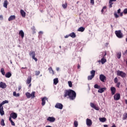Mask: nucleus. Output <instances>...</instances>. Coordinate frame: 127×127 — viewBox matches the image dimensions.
<instances>
[{
	"instance_id": "obj_1",
	"label": "nucleus",
	"mask_w": 127,
	"mask_h": 127,
	"mask_svg": "<svg viewBox=\"0 0 127 127\" xmlns=\"http://www.w3.org/2000/svg\"><path fill=\"white\" fill-rule=\"evenodd\" d=\"M76 96V92L72 89L65 90L64 91V98H68L69 100H71V101L75 100Z\"/></svg>"
},
{
	"instance_id": "obj_2",
	"label": "nucleus",
	"mask_w": 127,
	"mask_h": 127,
	"mask_svg": "<svg viewBox=\"0 0 127 127\" xmlns=\"http://www.w3.org/2000/svg\"><path fill=\"white\" fill-rule=\"evenodd\" d=\"M27 99H34L35 98V92L33 91L31 94L29 92H26L25 93Z\"/></svg>"
},
{
	"instance_id": "obj_3",
	"label": "nucleus",
	"mask_w": 127,
	"mask_h": 127,
	"mask_svg": "<svg viewBox=\"0 0 127 127\" xmlns=\"http://www.w3.org/2000/svg\"><path fill=\"white\" fill-rule=\"evenodd\" d=\"M117 74L118 76H120L122 78H125L126 76H127V74H126V73L124 72V71H120V70H118L117 71Z\"/></svg>"
},
{
	"instance_id": "obj_4",
	"label": "nucleus",
	"mask_w": 127,
	"mask_h": 127,
	"mask_svg": "<svg viewBox=\"0 0 127 127\" xmlns=\"http://www.w3.org/2000/svg\"><path fill=\"white\" fill-rule=\"evenodd\" d=\"M29 55H30V56H32V59H33L34 60H35V61H36V62H37V58H35V52L31 51L30 52Z\"/></svg>"
},
{
	"instance_id": "obj_5",
	"label": "nucleus",
	"mask_w": 127,
	"mask_h": 127,
	"mask_svg": "<svg viewBox=\"0 0 127 127\" xmlns=\"http://www.w3.org/2000/svg\"><path fill=\"white\" fill-rule=\"evenodd\" d=\"M115 34L118 38H123V33L121 30L116 31Z\"/></svg>"
},
{
	"instance_id": "obj_6",
	"label": "nucleus",
	"mask_w": 127,
	"mask_h": 127,
	"mask_svg": "<svg viewBox=\"0 0 127 127\" xmlns=\"http://www.w3.org/2000/svg\"><path fill=\"white\" fill-rule=\"evenodd\" d=\"M90 107L92 108V109H94V110H96V111H99L100 110V108H99V106H98L96 104L90 103Z\"/></svg>"
},
{
	"instance_id": "obj_7",
	"label": "nucleus",
	"mask_w": 127,
	"mask_h": 127,
	"mask_svg": "<svg viewBox=\"0 0 127 127\" xmlns=\"http://www.w3.org/2000/svg\"><path fill=\"white\" fill-rule=\"evenodd\" d=\"M99 79L101 82L105 83V81L107 80V77H106L104 74H100L99 76Z\"/></svg>"
},
{
	"instance_id": "obj_8",
	"label": "nucleus",
	"mask_w": 127,
	"mask_h": 127,
	"mask_svg": "<svg viewBox=\"0 0 127 127\" xmlns=\"http://www.w3.org/2000/svg\"><path fill=\"white\" fill-rule=\"evenodd\" d=\"M46 101H48V98L46 97L42 98V106H45Z\"/></svg>"
},
{
	"instance_id": "obj_9",
	"label": "nucleus",
	"mask_w": 127,
	"mask_h": 127,
	"mask_svg": "<svg viewBox=\"0 0 127 127\" xmlns=\"http://www.w3.org/2000/svg\"><path fill=\"white\" fill-rule=\"evenodd\" d=\"M120 98L121 94H120V93H116L114 96V99L115 101H119V100H120Z\"/></svg>"
},
{
	"instance_id": "obj_10",
	"label": "nucleus",
	"mask_w": 127,
	"mask_h": 127,
	"mask_svg": "<svg viewBox=\"0 0 127 127\" xmlns=\"http://www.w3.org/2000/svg\"><path fill=\"white\" fill-rule=\"evenodd\" d=\"M55 108L62 110L63 109V105L61 103H57L55 105Z\"/></svg>"
},
{
	"instance_id": "obj_11",
	"label": "nucleus",
	"mask_w": 127,
	"mask_h": 127,
	"mask_svg": "<svg viewBox=\"0 0 127 127\" xmlns=\"http://www.w3.org/2000/svg\"><path fill=\"white\" fill-rule=\"evenodd\" d=\"M10 116L11 118H12V119L15 120V119H16V118H17V114H16L14 112H13L10 114Z\"/></svg>"
},
{
	"instance_id": "obj_12",
	"label": "nucleus",
	"mask_w": 127,
	"mask_h": 127,
	"mask_svg": "<svg viewBox=\"0 0 127 127\" xmlns=\"http://www.w3.org/2000/svg\"><path fill=\"white\" fill-rule=\"evenodd\" d=\"M47 120L50 122V123H54V122H55V118L54 117H49L47 118Z\"/></svg>"
},
{
	"instance_id": "obj_13",
	"label": "nucleus",
	"mask_w": 127,
	"mask_h": 127,
	"mask_svg": "<svg viewBox=\"0 0 127 127\" xmlns=\"http://www.w3.org/2000/svg\"><path fill=\"white\" fill-rule=\"evenodd\" d=\"M110 90L111 91L112 95H115V94H116V91H117V90L116 89V87H111Z\"/></svg>"
},
{
	"instance_id": "obj_14",
	"label": "nucleus",
	"mask_w": 127,
	"mask_h": 127,
	"mask_svg": "<svg viewBox=\"0 0 127 127\" xmlns=\"http://www.w3.org/2000/svg\"><path fill=\"white\" fill-rule=\"evenodd\" d=\"M86 125L88 127H91V126H92V120H91V119H87L86 120Z\"/></svg>"
},
{
	"instance_id": "obj_15",
	"label": "nucleus",
	"mask_w": 127,
	"mask_h": 127,
	"mask_svg": "<svg viewBox=\"0 0 127 127\" xmlns=\"http://www.w3.org/2000/svg\"><path fill=\"white\" fill-rule=\"evenodd\" d=\"M0 88H2V89H5V88H6V84H5V83L0 82Z\"/></svg>"
},
{
	"instance_id": "obj_16",
	"label": "nucleus",
	"mask_w": 127,
	"mask_h": 127,
	"mask_svg": "<svg viewBox=\"0 0 127 127\" xmlns=\"http://www.w3.org/2000/svg\"><path fill=\"white\" fill-rule=\"evenodd\" d=\"M20 13H21V15L22 17H25V16L26 15V13L23 10H22V9L20 10Z\"/></svg>"
},
{
	"instance_id": "obj_17",
	"label": "nucleus",
	"mask_w": 127,
	"mask_h": 127,
	"mask_svg": "<svg viewBox=\"0 0 127 127\" xmlns=\"http://www.w3.org/2000/svg\"><path fill=\"white\" fill-rule=\"evenodd\" d=\"M15 19V15H11L8 19V21H11V20H14Z\"/></svg>"
},
{
	"instance_id": "obj_18",
	"label": "nucleus",
	"mask_w": 127,
	"mask_h": 127,
	"mask_svg": "<svg viewBox=\"0 0 127 127\" xmlns=\"http://www.w3.org/2000/svg\"><path fill=\"white\" fill-rule=\"evenodd\" d=\"M105 90H106V88L105 87L101 88L99 89L98 90V93H100L101 94H102V93H104V92H105Z\"/></svg>"
},
{
	"instance_id": "obj_19",
	"label": "nucleus",
	"mask_w": 127,
	"mask_h": 127,
	"mask_svg": "<svg viewBox=\"0 0 127 127\" xmlns=\"http://www.w3.org/2000/svg\"><path fill=\"white\" fill-rule=\"evenodd\" d=\"M19 35L21 36V38H23L24 37V32L23 31L20 30L19 32Z\"/></svg>"
},
{
	"instance_id": "obj_20",
	"label": "nucleus",
	"mask_w": 127,
	"mask_h": 127,
	"mask_svg": "<svg viewBox=\"0 0 127 127\" xmlns=\"http://www.w3.org/2000/svg\"><path fill=\"white\" fill-rule=\"evenodd\" d=\"M5 77L6 78H10L11 77V73L10 72H8L5 74Z\"/></svg>"
},
{
	"instance_id": "obj_21",
	"label": "nucleus",
	"mask_w": 127,
	"mask_h": 127,
	"mask_svg": "<svg viewBox=\"0 0 127 127\" xmlns=\"http://www.w3.org/2000/svg\"><path fill=\"white\" fill-rule=\"evenodd\" d=\"M105 58H105V57H103V58L101 59V62L102 64H105V63H106V62H107V60Z\"/></svg>"
},
{
	"instance_id": "obj_22",
	"label": "nucleus",
	"mask_w": 127,
	"mask_h": 127,
	"mask_svg": "<svg viewBox=\"0 0 127 127\" xmlns=\"http://www.w3.org/2000/svg\"><path fill=\"white\" fill-rule=\"evenodd\" d=\"M69 36L72 38H75V37H76V34H75L74 32H72L69 34Z\"/></svg>"
},
{
	"instance_id": "obj_23",
	"label": "nucleus",
	"mask_w": 127,
	"mask_h": 127,
	"mask_svg": "<svg viewBox=\"0 0 127 127\" xmlns=\"http://www.w3.org/2000/svg\"><path fill=\"white\" fill-rule=\"evenodd\" d=\"M99 121L101 122V123H105L107 121V119L106 118H100Z\"/></svg>"
},
{
	"instance_id": "obj_24",
	"label": "nucleus",
	"mask_w": 127,
	"mask_h": 127,
	"mask_svg": "<svg viewBox=\"0 0 127 127\" xmlns=\"http://www.w3.org/2000/svg\"><path fill=\"white\" fill-rule=\"evenodd\" d=\"M85 31V28L83 27H80L78 29V31H80V32H83Z\"/></svg>"
},
{
	"instance_id": "obj_25",
	"label": "nucleus",
	"mask_w": 127,
	"mask_h": 127,
	"mask_svg": "<svg viewBox=\"0 0 127 127\" xmlns=\"http://www.w3.org/2000/svg\"><path fill=\"white\" fill-rule=\"evenodd\" d=\"M117 57L118 59H121V58L122 57V53L118 52L117 54Z\"/></svg>"
},
{
	"instance_id": "obj_26",
	"label": "nucleus",
	"mask_w": 127,
	"mask_h": 127,
	"mask_svg": "<svg viewBox=\"0 0 127 127\" xmlns=\"http://www.w3.org/2000/svg\"><path fill=\"white\" fill-rule=\"evenodd\" d=\"M48 70L50 72V73H52L53 75H54V71H53V69H52V67H50L49 68H48Z\"/></svg>"
},
{
	"instance_id": "obj_27",
	"label": "nucleus",
	"mask_w": 127,
	"mask_h": 127,
	"mask_svg": "<svg viewBox=\"0 0 127 127\" xmlns=\"http://www.w3.org/2000/svg\"><path fill=\"white\" fill-rule=\"evenodd\" d=\"M31 83V76L29 77L27 79V84Z\"/></svg>"
},
{
	"instance_id": "obj_28",
	"label": "nucleus",
	"mask_w": 127,
	"mask_h": 127,
	"mask_svg": "<svg viewBox=\"0 0 127 127\" xmlns=\"http://www.w3.org/2000/svg\"><path fill=\"white\" fill-rule=\"evenodd\" d=\"M58 82H59L58 78H56L54 79V85H57V84H58Z\"/></svg>"
},
{
	"instance_id": "obj_29",
	"label": "nucleus",
	"mask_w": 127,
	"mask_h": 127,
	"mask_svg": "<svg viewBox=\"0 0 127 127\" xmlns=\"http://www.w3.org/2000/svg\"><path fill=\"white\" fill-rule=\"evenodd\" d=\"M13 96H14V97H19L20 94H19V93H17L16 94V92L14 91L13 92Z\"/></svg>"
},
{
	"instance_id": "obj_30",
	"label": "nucleus",
	"mask_w": 127,
	"mask_h": 127,
	"mask_svg": "<svg viewBox=\"0 0 127 127\" xmlns=\"http://www.w3.org/2000/svg\"><path fill=\"white\" fill-rule=\"evenodd\" d=\"M127 113H125L123 114V120L124 121L127 120Z\"/></svg>"
},
{
	"instance_id": "obj_31",
	"label": "nucleus",
	"mask_w": 127,
	"mask_h": 127,
	"mask_svg": "<svg viewBox=\"0 0 127 127\" xmlns=\"http://www.w3.org/2000/svg\"><path fill=\"white\" fill-rule=\"evenodd\" d=\"M7 0H6L4 1L3 6L5 7V8H7Z\"/></svg>"
},
{
	"instance_id": "obj_32",
	"label": "nucleus",
	"mask_w": 127,
	"mask_h": 127,
	"mask_svg": "<svg viewBox=\"0 0 127 127\" xmlns=\"http://www.w3.org/2000/svg\"><path fill=\"white\" fill-rule=\"evenodd\" d=\"M90 74H91V75L95 77V75H96V71L94 70H91L90 71Z\"/></svg>"
},
{
	"instance_id": "obj_33",
	"label": "nucleus",
	"mask_w": 127,
	"mask_h": 127,
	"mask_svg": "<svg viewBox=\"0 0 127 127\" xmlns=\"http://www.w3.org/2000/svg\"><path fill=\"white\" fill-rule=\"evenodd\" d=\"M113 4H114V2L112 1L109 0V7L110 8H112L113 7Z\"/></svg>"
},
{
	"instance_id": "obj_34",
	"label": "nucleus",
	"mask_w": 127,
	"mask_h": 127,
	"mask_svg": "<svg viewBox=\"0 0 127 127\" xmlns=\"http://www.w3.org/2000/svg\"><path fill=\"white\" fill-rule=\"evenodd\" d=\"M0 72L2 74V75H3V76H4V75H5V72H4V69L3 68H1Z\"/></svg>"
},
{
	"instance_id": "obj_35",
	"label": "nucleus",
	"mask_w": 127,
	"mask_h": 127,
	"mask_svg": "<svg viewBox=\"0 0 127 127\" xmlns=\"http://www.w3.org/2000/svg\"><path fill=\"white\" fill-rule=\"evenodd\" d=\"M0 125L1 126H2V127H4V126H5V124H4V120L1 119Z\"/></svg>"
},
{
	"instance_id": "obj_36",
	"label": "nucleus",
	"mask_w": 127,
	"mask_h": 127,
	"mask_svg": "<svg viewBox=\"0 0 127 127\" xmlns=\"http://www.w3.org/2000/svg\"><path fill=\"white\" fill-rule=\"evenodd\" d=\"M3 105L0 104V112H3Z\"/></svg>"
},
{
	"instance_id": "obj_37",
	"label": "nucleus",
	"mask_w": 127,
	"mask_h": 127,
	"mask_svg": "<svg viewBox=\"0 0 127 127\" xmlns=\"http://www.w3.org/2000/svg\"><path fill=\"white\" fill-rule=\"evenodd\" d=\"M31 30L33 31V34L35 33V27L33 26L31 28Z\"/></svg>"
},
{
	"instance_id": "obj_38",
	"label": "nucleus",
	"mask_w": 127,
	"mask_h": 127,
	"mask_svg": "<svg viewBox=\"0 0 127 127\" xmlns=\"http://www.w3.org/2000/svg\"><path fill=\"white\" fill-rule=\"evenodd\" d=\"M68 4H67V3H65V4H63L62 6L63 7V8H67V6Z\"/></svg>"
},
{
	"instance_id": "obj_39",
	"label": "nucleus",
	"mask_w": 127,
	"mask_h": 127,
	"mask_svg": "<svg viewBox=\"0 0 127 127\" xmlns=\"http://www.w3.org/2000/svg\"><path fill=\"white\" fill-rule=\"evenodd\" d=\"M94 76L91 75H89L88 76V80H92V79H93V78H94Z\"/></svg>"
},
{
	"instance_id": "obj_40",
	"label": "nucleus",
	"mask_w": 127,
	"mask_h": 127,
	"mask_svg": "<svg viewBox=\"0 0 127 127\" xmlns=\"http://www.w3.org/2000/svg\"><path fill=\"white\" fill-rule=\"evenodd\" d=\"M94 87L95 88V89H100V86H99L97 84H96L94 85Z\"/></svg>"
},
{
	"instance_id": "obj_41",
	"label": "nucleus",
	"mask_w": 127,
	"mask_h": 127,
	"mask_svg": "<svg viewBox=\"0 0 127 127\" xmlns=\"http://www.w3.org/2000/svg\"><path fill=\"white\" fill-rule=\"evenodd\" d=\"M4 104H8V101L7 100H5V101H3L1 103V104L2 105H4Z\"/></svg>"
},
{
	"instance_id": "obj_42",
	"label": "nucleus",
	"mask_w": 127,
	"mask_h": 127,
	"mask_svg": "<svg viewBox=\"0 0 127 127\" xmlns=\"http://www.w3.org/2000/svg\"><path fill=\"white\" fill-rule=\"evenodd\" d=\"M40 74V71H35V76H38Z\"/></svg>"
},
{
	"instance_id": "obj_43",
	"label": "nucleus",
	"mask_w": 127,
	"mask_h": 127,
	"mask_svg": "<svg viewBox=\"0 0 127 127\" xmlns=\"http://www.w3.org/2000/svg\"><path fill=\"white\" fill-rule=\"evenodd\" d=\"M74 126L75 127H78V122L77 121H74Z\"/></svg>"
},
{
	"instance_id": "obj_44",
	"label": "nucleus",
	"mask_w": 127,
	"mask_h": 127,
	"mask_svg": "<svg viewBox=\"0 0 127 127\" xmlns=\"http://www.w3.org/2000/svg\"><path fill=\"white\" fill-rule=\"evenodd\" d=\"M68 86H69V87H70V88L72 87V84L71 81H68Z\"/></svg>"
},
{
	"instance_id": "obj_45",
	"label": "nucleus",
	"mask_w": 127,
	"mask_h": 127,
	"mask_svg": "<svg viewBox=\"0 0 127 127\" xmlns=\"http://www.w3.org/2000/svg\"><path fill=\"white\" fill-rule=\"evenodd\" d=\"M114 16L116 18H118V17H120V15H118L117 12L114 13Z\"/></svg>"
},
{
	"instance_id": "obj_46",
	"label": "nucleus",
	"mask_w": 127,
	"mask_h": 127,
	"mask_svg": "<svg viewBox=\"0 0 127 127\" xmlns=\"http://www.w3.org/2000/svg\"><path fill=\"white\" fill-rule=\"evenodd\" d=\"M120 86H121V82H117L116 87H117V88H120Z\"/></svg>"
},
{
	"instance_id": "obj_47",
	"label": "nucleus",
	"mask_w": 127,
	"mask_h": 127,
	"mask_svg": "<svg viewBox=\"0 0 127 127\" xmlns=\"http://www.w3.org/2000/svg\"><path fill=\"white\" fill-rule=\"evenodd\" d=\"M118 77H115L114 79V83H115V84H117V83H118Z\"/></svg>"
},
{
	"instance_id": "obj_48",
	"label": "nucleus",
	"mask_w": 127,
	"mask_h": 127,
	"mask_svg": "<svg viewBox=\"0 0 127 127\" xmlns=\"http://www.w3.org/2000/svg\"><path fill=\"white\" fill-rule=\"evenodd\" d=\"M123 13H124V14H127V8H125L124 10Z\"/></svg>"
},
{
	"instance_id": "obj_49",
	"label": "nucleus",
	"mask_w": 127,
	"mask_h": 127,
	"mask_svg": "<svg viewBox=\"0 0 127 127\" xmlns=\"http://www.w3.org/2000/svg\"><path fill=\"white\" fill-rule=\"evenodd\" d=\"M90 3H92V5L95 4V1L94 0H90Z\"/></svg>"
},
{
	"instance_id": "obj_50",
	"label": "nucleus",
	"mask_w": 127,
	"mask_h": 127,
	"mask_svg": "<svg viewBox=\"0 0 127 127\" xmlns=\"http://www.w3.org/2000/svg\"><path fill=\"white\" fill-rule=\"evenodd\" d=\"M10 123H11L12 126H15V124H14V122H13V121H11Z\"/></svg>"
},
{
	"instance_id": "obj_51",
	"label": "nucleus",
	"mask_w": 127,
	"mask_h": 127,
	"mask_svg": "<svg viewBox=\"0 0 127 127\" xmlns=\"http://www.w3.org/2000/svg\"><path fill=\"white\" fill-rule=\"evenodd\" d=\"M1 116H3L4 115V112H0Z\"/></svg>"
},
{
	"instance_id": "obj_52",
	"label": "nucleus",
	"mask_w": 127,
	"mask_h": 127,
	"mask_svg": "<svg viewBox=\"0 0 127 127\" xmlns=\"http://www.w3.org/2000/svg\"><path fill=\"white\" fill-rule=\"evenodd\" d=\"M18 91H20V90H21V86H18Z\"/></svg>"
},
{
	"instance_id": "obj_53",
	"label": "nucleus",
	"mask_w": 127,
	"mask_h": 127,
	"mask_svg": "<svg viewBox=\"0 0 127 127\" xmlns=\"http://www.w3.org/2000/svg\"><path fill=\"white\" fill-rule=\"evenodd\" d=\"M118 13H121V8H119L118 10Z\"/></svg>"
},
{
	"instance_id": "obj_54",
	"label": "nucleus",
	"mask_w": 127,
	"mask_h": 127,
	"mask_svg": "<svg viewBox=\"0 0 127 127\" xmlns=\"http://www.w3.org/2000/svg\"><path fill=\"white\" fill-rule=\"evenodd\" d=\"M107 56V52H105V54L103 57H104V58H106V56Z\"/></svg>"
},
{
	"instance_id": "obj_55",
	"label": "nucleus",
	"mask_w": 127,
	"mask_h": 127,
	"mask_svg": "<svg viewBox=\"0 0 127 127\" xmlns=\"http://www.w3.org/2000/svg\"><path fill=\"white\" fill-rule=\"evenodd\" d=\"M69 36H70L69 35H67L65 36L64 38H68V37H69Z\"/></svg>"
},
{
	"instance_id": "obj_56",
	"label": "nucleus",
	"mask_w": 127,
	"mask_h": 127,
	"mask_svg": "<svg viewBox=\"0 0 127 127\" xmlns=\"http://www.w3.org/2000/svg\"><path fill=\"white\" fill-rule=\"evenodd\" d=\"M9 121L10 122L12 121V120H11V117H10H10H9Z\"/></svg>"
},
{
	"instance_id": "obj_57",
	"label": "nucleus",
	"mask_w": 127,
	"mask_h": 127,
	"mask_svg": "<svg viewBox=\"0 0 127 127\" xmlns=\"http://www.w3.org/2000/svg\"><path fill=\"white\" fill-rule=\"evenodd\" d=\"M107 8V6H103V9H106Z\"/></svg>"
},
{
	"instance_id": "obj_58",
	"label": "nucleus",
	"mask_w": 127,
	"mask_h": 127,
	"mask_svg": "<svg viewBox=\"0 0 127 127\" xmlns=\"http://www.w3.org/2000/svg\"><path fill=\"white\" fill-rule=\"evenodd\" d=\"M124 15V14L123 12L120 13V16H123Z\"/></svg>"
},
{
	"instance_id": "obj_59",
	"label": "nucleus",
	"mask_w": 127,
	"mask_h": 127,
	"mask_svg": "<svg viewBox=\"0 0 127 127\" xmlns=\"http://www.w3.org/2000/svg\"><path fill=\"white\" fill-rule=\"evenodd\" d=\"M103 127H108V126L107 125H104L103 126Z\"/></svg>"
},
{
	"instance_id": "obj_60",
	"label": "nucleus",
	"mask_w": 127,
	"mask_h": 127,
	"mask_svg": "<svg viewBox=\"0 0 127 127\" xmlns=\"http://www.w3.org/2000/svg\"><path fill=\"white\" fill-rule=\"evenodd\" d=\"M112 127H117V126H116V125L113 124Z\"/></svg>"
},
{
	"instance_id": "obj_61",
	"label": "nucleus",
	"mask_w": 127,
	"mask_h": 127,
	"mask_svg": "<svg viewBox=\"0 0 127 127\" xmlns=\"http://www.w3.org/2000/svg\"><path fill=\"white\" fill-rule=\"evenodd\" d=\"M127 54V50H126L124 53V54Z\"/></svg>"
},
{
	"instance_id": "obj_62",
	"label": "nucleus",
	"mask_w": 127,
	"mask_h": 127,
	"mask_svg": "<svg viewBox=\"0 0 127 127\" xmlns=\"http://www.w3.org/2000/svg\"><path fill=\"white\" fill-rule=\"evenodd\" d=\"M111 1H117V0H110Z\"/></svg>"
},
{
	"instance_id": "obj_63",
	"label": "nucleus",
	"mask_w": 127,
	"mask_h": 127,
	"mask_svg": "<svg viewBox=\"0 0 127 127\" xmlns=\"http://www.w3.org/2000/svg\"><path fill=\"white\" fill-rule=\"evenodd\" d=\"M56 70H57V71H59V67H57V68H56Z\"/></svg>"
},
{
	"instance_id": "obj_64",
	"label": "nucleus",
	"mask_w": 127,
	"mask_h": 127,
	"mask_svg": "<svg viewBox=\"0 0 127 127\" xmlns=\"http://www.w3.org/2000/svg\"><path fill=\"white\" fill-rule=\"evenodd\" d=\"M125 103L127 105V99L125 100Z\"/></svg>"
}]
</instances>
